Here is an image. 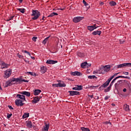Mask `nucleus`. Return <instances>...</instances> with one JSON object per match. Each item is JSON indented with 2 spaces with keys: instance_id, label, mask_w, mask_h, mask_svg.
<instances>
[{
  "instance_id": "obj_1",
  "label": "nucleus",
  "mask_w": 131,
  "mask_h": 131,
  "mask_svg": "<svg viewBox=\"0 0 131 131\" xmlns=\"http://www.w3.org/2000/svg\"><path fill=\"white\" fill-rule=\"evenodd\" d=\"M17 99L15 101V104L16 106H18L19 107H22V106L24 105V103L23 102H25L26 101V99L25 98V96L23 95V94H17L16 95Z\"/></svg>"
},
{
  "instance_id": "obj_2",
  "label": "nucleus",
  "mask_w": 131,
  "mask_h": 131,
  "mask_svg": "<svg viewBox=\"0 0 131 131\" xmlns=\"http://www.w3.org/2000/svg\"><path fill=\"white\" fill-rule=\"evenodd\" d=\"M31 16H33L32 17V20H37L39 18V16H40V12L38 10H33Z\"/></svg>"
},
{
  "instance_id": "obj_3",
  "label": "nucleus",
  "mask_w": 131,
  "mask_h": 131,
  "mask_svg": "<svg viewBox=\"0 0 131 131\" xmlns=\"http://www.w3.org/2000/svg\"><path fill=\"white\" fill-rule=\"evenodd\" d=\"M123 67H131V63H124L116 66L114 68H122Z\"/></svg>"
},
{
  "instance_id": "obj_4",
  "label": "nucleus",
  "mask_w": 131,
  "mask_h": 131,
  "mask_svg": "<svg viewBox=\"0 0 131 131\" xmlns=\"http://www.w3.org/2000/svg\"><path fill=\"white\" fill-rule=\"evenodd\" d=\"M111 68L109 66H105L104 67L102 68L101 69V70H101L100 73L101 74H104V73H106V72L109 71V70H110Z\"/></svg>"
},
{
  "instance_id": "obj_5",
  "label": "nucleus",
  "mask_w": 131,
  "mask_h": 131,
  "mask_svg": "<svg viewBox=\"0 0 131 131\" xmlns=\"http://www.w3.org/2000/svg\"><path fill=\"white\" fill-rule=\"evenodd\" d=\"M11 74H12V70H7L5 72V75L4 76V78H9L10 76H11Z\"/></svg>"
},
{
  "instance_id": "obj_6",
  "label": "nucleus",
  "mask_w": 131,
  "mask_h": 131,
  "mask_svg": "<svg viewBox=\"0 0 131 131\" xmlns=\"http://www.w3.org/2000/svg\"><path fill=\"white\" fill-rule=\"evenodd\" d=\"M84 18V17L81 16L75 17L73 19V21L74 23H78V22H80Z\"/></svg>"
},
{
  "instance_id": "obj_7",
  "label": "nucleus",
  "mask_w": 131,
  "mask_h": 131,
  "mask_svg": "<svg viewBox=\"0 0 131 131\" xmlns=\"http://www.w3.org/2000/svg\"><path fill=\"white\" fill-rule=\"evenodd\" d=\"M14 82H15V81H13V78L9 80H8L6 82L5 88H8V86H11V85H13V84H14Z\"/></svg>"
},
{
  "instance_id": "obj_8",
  "label": "nucleus",
  "mask_w": 131,
  "mask_h": 131,
  "mask_svg": "<svg viewBox=\"0 0 131 131\" xmlns=\"http://www.w3.org/2000/svg\"><path fill=\"white\" fill-rule=\"evenodd\" d=\"M71 75H73V76H80V75H82V74H81L80 72L75 71V72H71Z\"/></svg>"
},
{
  "instance_id": "obj_9",
  "label": "nucleus",
  "mask_w": 131,
  "mask_h": 131,
  "mask_svg": "<svg viewBox=\"0 0 131 131\" xmlns=\"http://www.w3.org/2000/svg\"><path fill=\"white\" fill-rule=\"evenodd\" d=\"M97 28H98V27L96 26V24L93 26H88V29L90 31H93V30H95V29H97Z\"/></svg>"
},
{
  "instance_id": "obj_10",
  "label": "nucleus",
  "mask_w": 131,
  "mask_h": 131,
  "mask_svg": "<svg viewBox=\"0 0 131 131\" xmlns=\"http://www.w3.org/2000/svg\"><path fill=\"white\" fill-rule=\"evenodd\" d=\"M46 63L47 64H50L51 65H53V64H56L58 63V61L48 59L47 60Z\"/></svg>"
},
{
  "instance_id": "obj_11",
  "label": "nucleus",
  "mask_w": 131,
  "mask_h": 131,
  "mask_svg": "<svg viewBox=\"0 0 131 131\" xmlns=\"http://www.w3.org/2000/svg\"><path fill=\"white\" fill-rule=\"evenodd\" d=\"M40 100V98L38 96L35 97L33 98L32 103V104H36L37 102H39Z\"/></svg>"
},
{
  "instance_id": "obj_12",
  "label": "nucleus",
  "mask_w": 131,
  "mask_h": 131,
  "mask_svg": "<svg viewBox=\"0 0 131 131\" xmlns=\"http://www.w3.org/2000/svg\"><path fill=\"white\" fill-rule=\"evenodd\" d=\"M70 96H76L79 95V92L78 91H69Z\"/></svg>"
},
{
  "instance_id": "obj_13",
  "label": "nucleus",
  "mask_w": 131,
  "mask_h": 131,
  "mask_svg": "<svg viewBox=\"0 0 131 131\" xmlns=\"http://www.w3.org/2000/svg\"><path fill=\"white\" fill-rule=\"evenodd\" d=\"M110 81H111V80L109 78L104 83H103L102 85L103 86L104 89L107 88L109 85V84L110 83Z\"/></svg>"
},
{
  "instance_id": "obj_14",
  "label": "nucleus",
  "mask_w": 131,
  "mask_h": 131,
  "mask_svg": "<svg viewBox=\"0 0 131 131\" xmlns=\"http://www.w3.org/2000/svg\"><path fill=\"white\" fill-rule=\"evenodd\" d=\"M21 95H23V96H27V97H30L31 94L30 92H28L27 91H23L20 93Z\"/></svg>"
},
{
  "instance_id": "obj_15",
  "label": "nucleus",
  "mask_w": 131,
  "mask_h": 131,
  "mask_svg": "<svg viewBox=\"0 0 131 131\" xmlns=\"http://www.w3.org/2000/svg\"><path fill=\"white\" fill-rule=\"evenodd\" d=\"M76 86L77 87L73 88L74 91H81V90H82V86L77 85Z\"/></svg>"
},
{
  "instance_id": "obj_16",
  "label": "nucleus",
  "mask_w": 131,
  "mask_h": 131,
  "mask_svg": "<svg viewBox=\"0 0 131 131\" xmlns=\"http://www.w3.org/2000/svg\"><path fill=\"white\" fill-rule=\"evenodd\" d=\"M101 33H102V32L101 31H95L92 32L93 35H101Z\"/></svg>"
},
{
  "instance_id": "obj_17",
  "label": "nucleus",
  "mask_w": 131,
  "mask_h": 131,
  "mask_svg": "<svg viewBox=\"0 0 131 131\" xmlns=\"http://www.w3.org/2000/svg\"><path fill=\"white\" fill-rule=\"evenodd\" d=\"M112 85H113V84L111 83L110 86L104 90V93H108V92H110V90H111V88H112Z\"/></svg>"
},
{
  "instance_id": "obj_18",
  "label": "nucleus",
  "mask_w": 131,
  "mask_h": 131,
  "mask_svg": "<svg viewBox=\"0 0 131 131\" xmlns=\"http://www.w3.org/2000/svg\"><path fill=\"white\" fill-rule=\"evenodd\" d=\"M40 72L43 74L44 73H46L47 72V68L45 66H42L40 68Z\"/></svg>"
},
{
  "instance_id": "obj_19",
  "label": "nucleus",
  "mask_w": 131,
  "mask_h": 131,
  "mask_svg": "<svg viewBox=\"0 0 131 131\" xmlns=\"http://www.w3.org/2000/svg\"><path fill=\"white\" fill-rule=\"evenodd\" d=\"M12 81H16V82H22V78H12Z\"/></svg>"
},
{
  "instance_id": "obj_20",
  "label": "nucleus",
  "mask_w": 131,
  "mask_h": 131,
  "mask_svg": "<svg viewBox=\"0 0 131 131\" xmlns=\"http://www.w3.org/2000/svg\"><path fill=\"white\" fill-rule=\"evenodd\" d=\"M8 64L5 63L4 62H2L1 64L2 69H5V68H8Z\"/></svg>"
},
{
  "instance_id": "obj_21",
  "label": "nucleus",
  "mask_w": 131,
  "mask_h": 131,
  "mask_svg": "<svg viewBox=\"0 0 131 131\" xmlns=\"http://www.w3.org/2000/svg\"><path fill=\"white\" fill-rule=\"evenodd\" d=\"M40 93H41V90H35L34 91V96H38L39 94H40Z\"/></svg>"
},
{
  "instance_id": "obj_22",
  "label": "nucleus",
  "mask_w": 131,
  "mask_h": 131,
  "mask_svg": "<svg viewBox=\"0 0 131 131\" xmlns=\"http://www.w3.org/2000/svg\"><path fill=\"white\" fill-rule=\"evenodd\" d=\"M27 126H28L29 128H32V122L31 121H27Z\"/></svg>"
},
{
  "instance_id": "obj_23",
  "label": "nucleus",
  "mask_w": 131,
  "mask_h": 131,
  "mask_svg": "<svg viewBox=\"0 0 131 131\" xmlns=\"http://www.w3.org/2000/svg\"><path fill=\"white\" fill-rule=\"evenodd\" d=\"M86 66H88V62L86 61L81 63V68H86Z\"/></svg>"
},
{
  "instance_id": "obj_24",
  "label": "nucleus",
  "mask_w": 131,
  "mask_h": 131,
  "mask_svg": "<svg viewBox=\"0 0 131 131\" xmlns=\"http://www.w3.org/2000/svg\"><path fill=\"white\" fill-rule=\"evenodd\" d=\"M54 16H58V13L57 12H52L48 16V18L51 17H54Z\"/></svg>"
},
{
  "instance_id": "obj_25",
  "label": "nucleus",
  "mask_w": 131,
  "mask_h": 131,
  "mask_svg": "<svg viewBox=\"0 0 131 131\" xmlns=\"http://www.w3.org/2000/svg\"><path fill=\"white\" fill-rule=\"evenodd\" d=\"M49 125H50L49 124H45V126L43 127L42 131H48V130H49Z\"/></svg>"
},
{
  "instance_id": "obj_26",
  "label": "nucleus",
  "mask_w": 131,
  "mask_h": 131,
  "mask_svg": "<svg viewBox=\"0 0 131 131\" xmlns=\"http://www.w3.org/2000/svg\"><path fill=\"white\" fill-rule=\"evenodd\" d=\"M124 109L127 112L129 111V106L127 104H125L124 105Z\"/></svg>"
},
{
  "instance_id": "obj_27",
  "label": "nucleus",
  "mask_w": 131,
  "mask_h": 131,
  "mask_svg": "<svg viewBox=\"0 0 131 131\" xmlns=\"http://www.w3.org/2000/svg\"><path fill=\"white\" fill-rule=\"evenodd\" d=\"M29 117V113H26L23 116V118L24 119Z\"/></svg>"
},
{
  "instance_id": "obj_28",
  "label": "nucleus",
  "mask_w": 131,
  "mask_h": 131,
  "mask_svg": "<svg viewBox=\"0 0 131 131\" xmlns=\"http://www.w3.org/2000/svg\"><path fill=\"white\" fill-rule=\"evenodd\" d=\"M26 74H30V75H32V76H36V74L31 72H28L26 73Z\"/></svg>"
},
{
  "instance_id": "obj_29",
  "label": "nucleus",
  "mask_w": 131,
  "mask_h": 131,
  "mask_svg": "<svg viewBox=\"0 0 131 131\" xmlns=\"http://www.w3.org/2000/svg\"><path fill=\"white\" fill-rule=\"evenodd\" d=\"M49 38H50V36L47 37L42 41L43 45H46L47 42H48V40H49Z\"/></svg>"
},
{
  "instance_id": "obj_30",
  "label": "nucleus",
  "mask_w": 131,
  "mask_h": 131,
  "mask_svg": "<svg viewBox=\"0 0 131 131\" xmlns=\"http://www.w3.org/2000/svg\"><path fill=\"white\" fill-rule=\"evenodd\" d=\"M110 5L111 6V7H114V6H116L117 4L116 2L114 1H111L110 2Z\"/></svg>"
},
{
  "instance_id": "obj_31",
  "label": "nucleus",
  "mask_w": 131,
  "mask_h": 131,
  "mask_svg": "<svg viewBox=\"0 0 131 131\" xmlns=\"http://www.w3.org/2000/svg\"><path fill=\"white\" fill-rule=\"evenodd\" d=\"M17 11H19L22 14H24L25 13V9L24 8H17Z\"/></svg>"
},
{
  "instance_id": "obj_32",
  "label": "nucleus",
  "mask_w": 131,
  "mask_h": 131,
  "mask_svg": "<svg viewBox=\"0 0 131 131\" xmlns=\"http://www.w3.org/2000/svg\"><path fill=\"white\" fill-rule=\"evenodd\" d=\"M88 78H89L90 79H95V78L97 79L98 78V77H97L95 75H90L88 76Z\"/></svg>"
},
{
  "instance_id": "obj_33",
  "label": "nucleus",
  "mask_w": 131,
  "mask_h": 131,
  "mask_svg": "<svg viewBox=\"0 0 131 131\" xmlns=\"http://www.w3.org/2000/svg\"><path fill=\"white\" fill-rule=\"evenodd\" d=\"M118 74H119V73H115L113 76L110 77V80H112L114 78V77H115V76H117Z\"/></svg>"
},
{
  "instance_id": "obj_34",
  "label": "nucleus",
  "mask_w": 131,
  "mask_h": 131,
  "mask_svg": "<svg viewBox=\"0 0 131 131\" xmlns=\"http://www.w3.org/2000/svg\"><path fill=\"white\" fill-rule=\"evenodd\" d=\"M83 4L84 6H85V7H87V8H90V5L86 3V2H85V0H83Z\"/></svg>"
},
{
  "instance_id": "obj_35",
  "label": "nucleus",
  "mask_w": 131,
  "mask_h": 131,
  "mask_svg": "<svg viewBox=\"0 0 131 131\" xmlns=\"http://www.w3.org/2000/svg\"><path fill=\"white\" fill-rule=\"evenodd\" d=\"M81 130L82 131H91L89 128H85L84 127H81Z\"/></svg>"
},
{
  "instance_id": "obj_36",
  "label": "nucleus",
  "mask_w": 131,
  "mask_h": 131,
  "mask_svg": "<svg viewBox=\"0 0 131 131\" xmlns=\"http://www.w3.org/2000/svg\"><path fill=\"white\" fill-rule=\"evenodd\" d=\"M59 85V88H65L66 86V84L62 83V84H58Z\"/></svg>"
},
{
  "instance_id": "obj_37",
  "label": "nucleus",
  "mask_w": 131,
  "mask_h": 131,
  "mask_svg": "<svg viewBox=\"0 0 131 131\" xmlns=\"http://www.w3.org/2000/svg\"><path fill=\"white\" fill-rule=\"evenodd\" d=\"M52 86L53 88H59V83L57 84H53Z\"/></svg>"
},
{
  "instance_id": "obj_38",
  "label": "nucleus",
  "mask_w": 131,
  "mask_h": 131,
  "mask_svg": "<svg viewBox=\"0 0 131 131\" xmlns=\"http://www.w3.org/2000/svg\"><path fill=\"white\" fill-rule=\"evenodd\" d=\"M14 17H15V16H10L9 18H8V19H7V21H11V20H13V19H14Z\"/></svg>"
},
{
  "instance_id": "obj_39",
  "label": "nucleus",
  "mask_w": 131,
  "mask_h": 131,
  "mask_svg": "<svg viewBox=\"0 0 131 131\" xmlns=\"http://www.w3.org/2000/svg\"><path fill=\"white\" fill-rule=\"evenodd\" d=\"M23 52L25 53V54H27L28 55H29L30 57H31V54H30V52L26 50L24 51Z\"/></svg>"
},
{
  "instance_id": "obj_40",
  "label": "nucleus",
  "mask_w": 131,
  "mask_h": 131,
  "mask_svg": "<svg viewBox=\"0 0 131 131\" xmlns=\"http://www.w3.org/2000/svg\"><path fill=\"white\" fill-rule=\"evenodd\" d=\"M77 55L79 56V57H82V56H83V54L81 53V52H78L77 53Z\"/></svg>"
},
{
  "instance_id": "obj_41",
  "label": "nucleus",
  "mask_w": 131,
  "mask_h": 131,
  "mask_svg": "<svg viewBox=\"0 0 131 131\" xmlns=\"http://www.w3.org/2000/svg\"><path fill=\"white\" fill-rule=\"evenodd\" d=\"M16 56H17V57H18V58H19V59H22V58H23V56L20 55V54H19V53H17V54H16Z\"/></svg>"
},
{
  "instance_id": "obj_42",
  "label": "nucleus",
  "mask_w": 131,
  "mask_h": 131,
  "mask_svg": "<svg viewBox=\"0 0 131 131\" xmlns=\"http://www.w3.org/2000/svg\"><path fill=\"white\" fill-rule=\"evenodd\" d=\"M99 91H103L104 90V87L102 85H101L98 89Z\"/></svg>"
},
{
  "instance_id": "obj_43",
  "label": "nucleus",
  "mask_w": 131,
  "mask_h": 131,
  "mask_svg": "<svg viewBox=\"0 0 131 131\" xmlns=\"http://www.w3.org/2000/svg\"><path fill=\"white\" fill-rule=\"evenodd\" d=\"M32 39L33 41H34V42H35V41H36V39H37V37H33Z\"/></svg>"
},
{
  "instance_id": "obj_44",
  "label": "nucleus",
  "mask_w": 131,
  "mask_h": 131,
  "mask_svg": "<svg viewBox=\"0 0 131 131\" xmlns=\"http://www.w3.org/2000/svg\"><path fill=\"white\" fill-rule=\"evenodd\" d=\"M122 78H126L127 79H130V77L122 76Z\"/></svg>"
},
{
  "instance_id": "obj_45",
  "label": "nucleus",
  "mask_w": 131,
  "mask_h": 131,
  "mask_svg": "<svg viewBox=\"0 0 131 131\" xmlns=\"http://www.w3.org/2000/svg\"><path fill=\"white\" fill-rule=\"evenodd\" d=\"M8 107L10 110H14V108L12 107V105H8Z\"/></svg>"
},
{
  "instance_id": "obj_46",
  "label": "nucleus",
  "mask_w": 131,
  "mask_h": 131,
  "mask_svg": "<svg viewBox=\"0 0 131 131\" xmlns=\"http://www.w3.org/2000/svg\"><path fill=\"white\" fill-rule=\"evenodd\" d=\"M12 116V114H7V118H11V117Z\"/></svg>"
},
{
  "instance_id": "obj_47",
  "label": "nucleus",
  "mask_w": 131,
  "mask_h": 131,
  "mask_svg": "<svg viewBox=\"0 0 131 131\" xmlns=\"http://www.w3.org/2000/svg\"><path fill=\"white\" fill-rule=\"evenodd\" d=\"M128 72H123V74L124 75H128Z\"/></svg>"
},
{
  "instance_id": "obj_48",
  "label": "nucleus",
  "mask_w": 131,
  "mask_h": 131,
  "mask_svg": "<svg viewBox=\"0 0 131 131\" xmlns=\"http://www.w3.org/2000/svg\"><path fill=\"white\" fill-rule=\"evenodd\" d=\"M110 98V96H105V97L104 98L105 101L108 100V99H109Z\"/></svg>"
},
{
  "instance_id": "obj_49",
  "label": "nucleus",
  "mask_w": 131,
  "mask_h": 131,
  "mask_svg": "<svg viewBox=\"0 0 131 131\" xmlns=\"http://www.w3.org/2000/svg\"><path fill=\"white\" fill-rule=\"evenodd\" d=\"M58 84H63L64 83L63 81H62L61 80H58Z\"/></svg>"
},
{
  "instance_id": "obj_50",
  "label": "nucleus",
  "mask_w": 131,
  "mask_h": 131,
  "mask_svg": "<svg viewBox=\"0 0 131 131\" xmlns=\"http://www.w3.org/2000/svg\"><path fill=\"white\" fill-rule=\"evenodd\" d=\"M91 66H92L91 63H88V65L86 66V68H89V67H91Z\"/></svg>"
},
{
  "instance_id": "obj_51",
  "label": "nucleus",
  "mask_w": 131,
  "mask_h": 131,
  "mask_svg": "<svg viewBox=\"0 0 131 131\" xmlns=\"http://www.w3.org/2000/svg\"><path fill=\"white\" fill-rule=\"evenodd\" d=\"M119 41L120 43H123V42H124V40L120 39Z\"/></svg>"
},
{
  "instance_id": "obj_52",
  "label": "nucleus",
  "mask_w": 131,
  "mask_h": 131,
  "mask_svg": "<svg viewBox=\"0 0 131 131\" xmlns=\"http://www.w3.org/2000/svg\"><path fill=\"white\" fill-rule=\"evenodd\" d=\"M92 89H96L97 88H99V85L97 86H91Z\"/></svg>"
},
{
  "instance_id": "obj_53",
  "label": "nucleus",
  "mask_w": 131,
  "mask_h": 131,
  "mask_svg": "<svg viewBox=\"0 0 131 131\" xmlns=\"http://www.w3.org/2000/svg\"><path fill=\"white\" fill-rule=\"evenodd\" d=\"M28 82L29 81L27 80H24L23 79H22V81H21V82Z\"/></svg>"
},
{
  "instance_id": "obj_54",
  "label": "nucleus",
  "mask_w": 131,
  "mask_h": 131,
  "mask_svg": "<svg viewBox=\"0 0 131 131\" xmlns=\"http://www.w3.org/2000/svg\"><path fill=\"white\" fill-rule=\"evenodd\" d=\"M116 80L114 78L111 82V83H112L113 84L114 83V82H115V81Z\"/></svg>"
},
{
  "instance_id": "obj_55",
  "label": "nucleus",
  "mask_w": 131,
  "mask_h": 131,
  "mask_svg": "<svg viewBox=\"0 0 131 131\" xmlns=\"http://www.w3.org/2000/svg\"><path fill=\"white\" fill-rule=\"evenodd\" d=\"M58 11H63L64 10V8H57Z\"/></svg>"
},
{
  "instance_id": "obj_56",
  "label": "nucleus",
  "mask_w": 131,
  "mask_h": 131,
  "mask_svg": "<svg viewBox=\"0 0 131 131\" xmlns=\"http://www.w3.org/2000/svg\"><path fill=\"white\" fill-rule=\"evenodd\" d=\"M128 86L129 90H131V85H130V84L128 83Z\"/></svg>"
},
{
  "instance_id": "obj_57",
  "label": "nucleus",
  "mask_w": 131,
  "mask_h": 131,
  "mask_svg": "<svg viewBox=\"0 0 131 131\" xmlns=\"http://www.w3.org/2000/svg\"><path fill=\"white\" fill-rule=\"evenodd\" d=\"M98 72V71L96 70V71H93V74H97V73Z\"/></svg>"
},
{
  "instance_id": "obj_58",
  "label": "nucleus",
  "mask_w": 131,
  "mask_h": 131,
  "mask_svg": "<svg viewBox=\"0 0 131 131\" xmlns=\"http://www.w3.org/2000/svg\"><path fill=\"white\" fill-rule=\"evenodd\" d=\"M32 60H35V57L33 56H30Z\"/></svg>"
},
{
  "instance_id": "obj_59",
  "label": "nucleus",
  "mask_w": 131,
  "mask_h": 131,
  "mask_svg": "<svg viewBox=\"0 0 131 131\" xmlns=\"http://www.w3.org/2000/svg\"><path fill=\"white\" fill-rule=\"evenodd\" d=\"M88 96H89V97H90V98H93L94 95H88Z\"/></svg>"
},
{
  "instance_id": "obj_60",
  "label": "nucleus",
  "mask_w": 131,
  "mask_h": 131,
  "mask_svg": "<svg viewBox=\"0 0 131 131\" xmlns=\"http://www.w3.org/2000/svg\"><path fill=\"white\" fill-rule=\"evenodd\" d=\"M117 78H122V76H117Z\"/></svg>"
},
{
  "instance_id": "obj_61",
  "label": "nucleus",
  "mask_w": 131,
  "mask_h": 131,
  "mask_svg": "<svg viewBox=\"0 0 131 131\" xmlns=\"http://www.w3.org/2000/svg\"><path fill=\"white\" fill-rule=\"evenodd\" d=\"M123 92H124V93H125V92H126V89L124 88V89L123 90Z\"/></svg>"
},
{
  "instance_id": "obj_62",
  "label": "nucleus",
  "mask_w": 131,
  "mask_h": 131,
  "mask_svg": "<svg viewBox=\"0 0 131 131\" xmlns=\"http://www.w3.org/2000/svg\"><path fill=\"white\" fill-rule=\"evenodd\" d=\"M100 6H103L104 3L103 2H101V3H100Z\"/></svg>"
},
{
  "instance_id": "obj_63",
  "label": "nucleus",
  "mask_w": 131,
  "mask_h": 131,
  "mask_svg": "<svg viewBox=\"0 0 131 131\" xmlns=\"http://www.w3.org/2000/svg\"><path fill=\"white\" fill-rule=\"evenodd\" d=\"M19 3L21 4V3L23 2V0H19Z\"/></svg>"
},
{
  "instance_id": "obj_64",
  "label": "nucleus",
  "mask_w": 131,
  "mask_h": 131,
  "mask_svg": "<svg viewBox=\"0 0 131 131\" xmlns=\"http://www.w3.org/2000/svg\"><path fill=\"white\" fill-rule=\"evenodd\" d=\"M112 106H115V104L112 103Z\"/></svg>"
}]
</instances>
